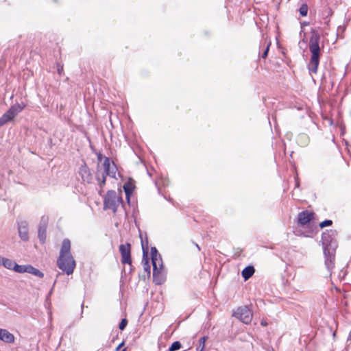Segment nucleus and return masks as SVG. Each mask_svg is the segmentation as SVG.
<instances>
[{"label":"nucleus","instance_id":"obj_1","mask_svg":"<svg viewBox=\"0 0 351 351\" xmlns=\"http://www.w3.org/2000/svg\"><path fill=\"white\" fill-rule=\"evenodd\" d=\"M57 265L60 269L67 275L73 273L76 267L75 261L71 253V241L68 239L63 240L57 260Z\"/></svg>","mask_w":351,"mask_h":351},{"label":"nucleus","instance_id":"obj_2","mask_svg":"<svg viewBox=\"0 0 351 351\" xmlns=\"http://www.w3.org/2000/svg\"><path fill=\"white\" fill-rule=\"evenodd\" d=\"M335 235L336 232L331 230L327 232H324L322 236L325 265L328 271H331L335 266V254L337 247V243L335 239Z\"/></svg>","mask_w":351,"mask_h":351},{"label":"nucleus","instance_id":"obj_3","mask_svg":"<svg viewBox=\"0 0 351 351\" xmlns=\"http://www.w3.org/2000/svg\"><path fill=\"white\" fill-rule=\"evenodd\" d=\"M320 37L317 33L313 32L309 40V50L311 53V58L308 64L310 72L316 73L319 63L320 47L319 45Z\"/></svg>","mask_w":351,"mask_h":351},{"label":"nucleus","instance_id":"obj_4","mask_svg":"<svg viewBox=\"0 0 351 351\" xmlns=\"http://www.w3.org/2000/svg\"><path fill=\"white\" fill-rule=\"evenodd\" d=\"M103 168L104 171H101L99 169V167L98 166L95 176L96 180L101 189H102L106 184V176L117 179V167L114 162L112 161L108 157H104Z\"/></svg>","mask_w":351,"mask_h":351},{"label":"nucleus","instance_id":"obj_5","mask_svg":"<svg viewBox=\"0 0 351 351\" xmlns=\"http://www.w3.org/2000/svg\"><path fill=\"white\" fill-rule=\"evenodd\" d=\"M121 202V197L119 196L115 191H108L104 197V208L105 210H111L114 213H115Z\"/></svg>","mask_w":351,"mask_h":351},{"label":"nucleus","instance_id":"obj_6","mask_svg":"<svg viewBox=\"0 0 351 351\" xmlns=\"http://www.w3.org/2000/svg\"><path fill=\"white\" fill-rule=\"evenodd\" d=\"M232 316L239 319L243 324H249L252 322L253 314L247 306H243L238 307L233 312Z\"/></svg>","mask_w":351,"mask_h":351},{"label":"nucleus","instance_id":"obj_7","mask_svg":"<svg viewBox=\"0 0 351 351\" xmlns=\"http://www.w3.org/2000/svg\"><path fill=\"white\" fill-rule=\"evenodd\" d=\"M25 106L26 105L24 103L16 104L12 106L9 110L1 117L7 123L12 121L19 112H21L25 108Z\"/></svg>","mask_w":351,"mask_h":351},{"label":"nucleus","instance_id":"obj_8","mask_svg":"<svg viewBox=\"0 0 351 351\" xmlns=\"http://www.w3.org/2000/svg\"><path fill=\"white\" fill-rule=\"evenodd\" d=\"M119 251L121 255V263L130 265L132 263L130 255L131 245L129 243L120 245Z\"/></svg>","mask_w":351,"mask_h":351},{"label":"nucleus","instance_id":"obj_9","mask_svg":"<svg viewBox=\"0 0 351 351\" xmlns=\"http://www.w3.org/2000/svg\"><path fill=\"white\" fill-rule=\"evenodd\" d=\"M314 214L308 210L300 213L298 215V223L300 226H305L313 219Z\"/></svg>","mask_w":351,"mask_h":351},{"label":"nucleus","instance_id":"obj_10","mask_svg":"<svg viewBox=\"0 0 351 351\" xmlns=\"http://www.w3.org/2000/svg\"><path fill=\"white\" fill-rule=\"evenodd\" d=\"M18 232L19 237L25 241L29 240L28 223L26 221H21L18 223Z\"/></svg>","mask_w":351,"mask_h":351},{"label":"nucleus","instance_id":"obj_11","mask_svg":"<svg viewBox=\"0 0 351 351\" xmlns=\"http://www.w3.org/2000/svg\"><path fill=\"white\" fill-rule=\"evenodd\" d=\"M79 173L84 182L90 183L92 182V174L90 173L89 168L85 163L80 166L79 169Z\"/></svg>","mask_w":351,"mask_h":351},{"label":"nucleus","instance_id":"obj_12","mask_svg":"<svg viewBox=\"0 0 351 351\" xmlns=\"http://www.w3.org/2000/svg\"><path fill=\"white\" fill-rule=\"evenodd\" d=\"M151 255L152 265L153 267H154V270L156 271V267H160V269L163 267L162 258L160 254H158V251L155 247H152L151 248Z\"/></svg>","mask_w":351,"mask_h":351},{"label":"nucleus","instance_id":"obj_13","mask_svg":"<svg viewBox=\"0 0 351 351\" xmlns=\"http://www.w3.org/2000/svg\"><path fill=\"white\" fill-rule=\"evenodd\" d=\"M0 340L7 343H11L14 341V336L7 330L0 328Z\"/></svg>","mask_w":351,"mask_h":351},{"label":"nucleus","instance_id":"obj_14","mask_svg":"<svg viewBox=\"0 0 351 351\" xmlns=\"http://www.w3.org/2000/svg\"><path fill=\"white\" fill-rule=\"evenodd\" d=\"M153 278L156 284L160 285L164 281L162 267L160 269V267H156V271L154 270V267H153Z\"/></svg>","mask_w":351,"mask_h":351},{"label":"nucleus","instance_id":"obj_15","mask_svg":"<svg viewBox=\"0 0 351 351\" xmlns=\"http://www.w3.org/2000/svg\"><path fill=\"white\" fill-rule=\"evenodd\" d=\"M255 269L253 266H247L242 271V276L246 280L254 274Z\"/></svg>","mask_w":351,"mask_h":351},{"label":"nucleus","instance_id":"obj_16","mask_svg":"<svg viewBox=\"0 0 351 351\" xmlns=\"http://www.w3.org/2000/svg\"><path fill=\"white\" fill-rule=\"evenodd\" d=\"M16 263V262H14V261L10 259V258L3 257L1 265H3V267H5V268H7L8 269L14 270Z\"/></svg>","mask_w":351,"mask_h":351},{"label":"nucleus","instance_id":"obj_17","mask_svg":"<svg viewBox=\"0 0 351 351\" xmlns=\"http://www.w3.org/2000/svg\"><path fill=\"white\" fill-rule=\"evenodd\" d=\"M142 247L143 251V263H144V269L145 271H149L150 269L149 265H148V260H147V252L146 251L143 241H142Z\"/></svg>","mask_w":351,"mask_h":351},{"label":"nucleus","instance_id":"obj_18","mask_svg":"<svg viewBox=\"0 0 351 351\" xmlns=\"http://www.w3.org/2000/svg\"><path fill=\"white\" fill-rule=\"evenodd\" d=\"M28 274H31L34 276H38L39 278H43L44 276V274L40 271L39 269L34 267L33 266L29 265L27 272Z\"/></svg>","mask_w":351,"mask_h":351},{"label":"nucleus","instance_id":"obj_19","mask_svg":"<svg viewBox=\"0 0 351 351\" xmlns=\"http://www.w3.org/2000/svg\"><path fill=\"white\" fill-rule=\"evenodd\" d=\"M38 236L40 241L42 243H44L46 239V228H43L42 226H39Z\"/></svg>","mask_w":351,"mask_h":351},{"label":"nucleus","instance_id":"obj_20","mask_svg":"<svg viewBox=\"0 0 351 351\" xmlns=\"http://www.w3.org/2000/svg\"><path fill=\"white\" fill-rule=\"evenodd\" d=\"M29 265H19L16 263L14 271L19 274L27 273L28 270Z\"/></svg>","mask_w":351,"mask_h":351},{"label":"nucleus","instance_id":"obj_21","mask_svg":"<svg viewBox=\"0 0 351 351\" xmlns=\"http://www.w3.org/2000/svg\"><path fill=\"white\" fill-rule=\"evenodd\" d=\"M123 189L128 198L130 195L132 193L133 186L131 183L127 182L123 185Z\"/></svg>","mask_w":351,"mask_h":351},{"label":"nucleus","instance_id":"obj_22","mask_svg":"<svg viewBox=\"0 0 351 351\" xmlns=\"http://www.w3.org/2000/svg\"><path fill=\"white\" fill-rule=\"evenodd\" d=\"M208 339V337L204 336L199 340V345L197 347V351H204L205 348V343L206 340Z\"/></svg>","mask_w":351,"mask_h":351},{"label":"nucleus","instance_id":"obj_23","mask_svg":"<svg viewBox=\"0 0 351 351\" xmlns=\"http://www.w3.org/2000/svg\"><path fill=\"white\" fill-rule=\"evenodd\" d=\"M182 347L180 341L173 342L169 348V351H176L179 350Z\"/></svg>","mask_w":351,"mask_h":351},{"label":"nucleus","instance_id":"obj_24","mask_svg":"<svg viewBox=\"0 0 351 351\" xmlns=\"http://www.w3.org/2000/svg\"><path fill=\"white\" fill-rule=\"evenodd\" d=\"M300 14L302 16H306L308 13V5L306 4H302L301 7L300 8Z\"/></svg>","mask_w":351,"mask_h":351},{"label":"nucleus","instance_id":"obj_25","mask_svg":"<svg viewBox=\"0 0 351 351\" xmlns=\"http://www.w3.org/2000/svg\"><path fill=\"white\" fill-rule=\"evenodd\" d=\"M49 221V217L47 216H43L40 219L39 226H42L43 228H46Z\"/></svg>","mask_w":351,"mask_h":351},{"label":"nucleus","instance_id":"obj_26","mask_svg":"<svg viewBox=\"0 0 351 351\" xmlns=\"http://www.w3.org/2000/svg\"><path fill=\"white\" fill-rule=\"evenodd\" d=\"M128 324V320L126 319H123L121 322V323L119 324V328L121 330H123L126 326Z\"/></svg>","mask_w":351,"mask_h":351},{"label":"nucleus","instance_id":"obj_27","mask_svg":"<svg viewBox=\"0 0 351 351\" xmlns=\"http://www.w3.org/2000/svg\"><path fill=\"white\" fill-rule=\"evenodd\" d=\"M332 223L331 220H325L319 223L320 228H323L326 226H330Z\"/></svg>","mask_w":351,"mask_h":351},{"label":"nucleus","instance_id":"obj_28","mask_svg":"<svg viewBox=\"0 0 351 351\" xmlns=\"http://www.w3.org/2000/svg\"><path fill=\"white\" fill-rule=\"evenodd\" d=\"M269 47H270V43L267 45V47H266L265 51H263V53L262 54V58H265L267 56L268 51H269Z\"/></svg>","mask_w":351,"mask_h":351},{"label":"nucleus","instance_id":"obj_29","mask_svg":"<svg viewBox=\"0 0 351 351\" xmlns=\"http://www.w3.org/2000/svg\"><path fill=\"white\" fill-rule=\"evenodd\" d=\"M125 345V342L122 341L117 348L116 351H119L120 349Z\"/></svg>","mask_w":351,"mask_h":351},{"label":"nucleus","instance_id":"obj_30","mask_svg":"<svg viewBox=\"0 0 351 351\" xmlns=\"http://www.w3.org/2000/svg\"><path fill=\"white\" fill-rule=\"evenodd\" d=\"M6 123L5 121H4V119H3V117H0V127L5 125Z\"/></svg>","mask_w":351,"mask_h":351},{"label":"nucleus","instance_id":"obj_31","mask_svg":"<svg viewBox=\"0 0 351 351\" xmlns=\"http://www.w3.org/2000/svg\"><path fill=\"white\" fill-rule=\"evenodd\" d=\"M261 324L263 326H267L268 324L265 319H262L261 322Z\"/></svg>","mask_w":351,"mask_h":351},{"label":"nucleus","instance_id":"obj_32","mask_svg":"<svg viewBox=\"0 0 351 351\" xmlns=\"http://www.w3.org/2000/svg\"><path fill=\"white\" fill-rule=\"evenodd\" d=\"M62 70H63L62 66L61 68H58V73H59L60 74H61V72H62Z\"/></svg>","mask_w":351,"mask_h":351},{"label":"nucleus","instance_id":"obj_33","mask_svg":"<svg viewBox=\"0 0 351 351\" xmlns=\"http://www.w3.org/2000/svg\"><path fill=\"white\" fill-rule=\"evenodd\" d=\"M348 341H351V331L349 333V335H348Z\"/></svg>","mask_w":351,"mask_h":351},{"label":"nucleus","instance_id":"obj_34","mask_svg":"<svg viewBox=\"0 0 351 351\" xmlns=\"http://www.w3.org/2000/svg\"><path fill=\"white\" fill-rule=\"evenodd\" d=\"M2 260H3V258L0 257V264H2Z\"/></svg>","mask_w":351,"mask_h":351},{"label":"nucleus","instance_id":"obj_35","mask_svg":"<svg viewBox=\"0 0 351 351\" xmlns=\"http://www.w3.org/2000/svg\"><path fill=\"white\" fill-rule=\"evenodd\" d=\"M98 159H99V160H101V156H98Z\"/></svg>","mask_w":351,"mask_h":351},{"label":"nucleus","instance_id":"obj_36","mask_svg":"<svg viewBox=\"0 0 351 351\" xmlns=\"http://www.w3.org/2000/svg\"><path fill=\"white\" fill-rule=\"evenodd\" d=\"M196 246H197V248H198V250H200V248H199V245H196Z\"/></svg>","mask_w":351,"mask_h":351}]
</instances>
